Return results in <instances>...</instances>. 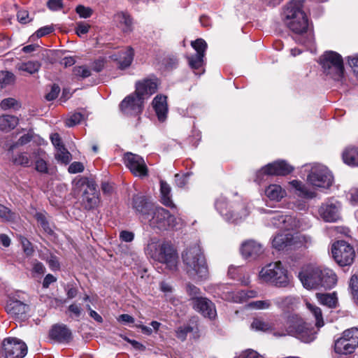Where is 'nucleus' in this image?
Instances as JSON below:
<instances>
[{
    "instance_id": "obj_21",
    "label": "nucleus",
    "mask_w": 358,
    "mask_h": 358,
    "mask_svg": "<svg viewBox=\"0 0 358 358\" xmlns=\"http://www.w3.org/2000/svg\"><path fill=\"white\" fill-rule=\"evenodd\" d=\"M157 90V83L155 80L145 79L136 84L135 94L142 100L148 98L155 93Z\"/></svg>"
},
{
    "instance_id": "obj_32",
    "label": "nucleus",
    "mask_w": 358,
    "mask_h": 358,
    "mask_svg": "<svg viewBox=\"0 0 358 358\" xmlns=\"http://www.w3.org/2000/svg\"><path fill=\"white\" fill-rule=\"evenodd\" d=\"M357 348L343 336L337 339L334 345V350L337 354L350 355Z\"/></svg>"
},
{
    "instance_id": "obj_56",
    "label": "nucleus",
    "mask_w": 358,
    "mask_h": 358,
    "mask_svg": "<svg viewBox=\"0 0 358 358\" xmlns=\"http://www.w3.org/2000/svg\"><path fill=\"white\" fill-rule=\"evenodd\" d=\"M192 331L193 328L189 325L180 327L176 331L177 337L180 340L184 341L186 338L187 334Z\"/></svg>"
},
{
    "instance_id": "obj_63",
    "label": "nucleus",
    "mask_w": 358,
    "mask_h": 358,
    "mask_svg": "<svg viewBox=\"0 0 358 358\" xmlns=\"http://www.w3.org/2000/svg\"><path fill=\"white\" fill-rule=\"evenodd\" d=\"M47 262L52 271H56L59 268V263L56 256L50 255L47 258Z\"/></svg>"
},
{
    "instance_id": "obj_12",
    "label": "nucleus",
    "mask_w": 358,
    "mask_h": 358,
    "mask_svg": "<svg viewBox=\"0 0 358 358\" xmlns=\"http://www.w3.org/2000/svg\"><path fill=\"white\" fill-rule=\"evenodd\" d=\"M307 181L316 187L329 188L332 185L333 176L326 166L314 165L307 176Z\"/></svg>"
},
{
    "instance_id": "obj_15",
    "label": "nucleus",
    "mask_w": 358,
    "mask_h": 358,
    "mask_svg": "<svg viewBox=\"0 0 358 358\" xmlns=\"http://www.w3.org/2000/svg\"><path fill=\"white\" fill-rule=\"evenodd\" d=\"M3 355L5 358H22L27 353L25 343L16 338L8 337L2 342Z\"/></svg>"
},
{
    "instance_id": "obj_5",
    "label": "nucleus",
    "mask_w": 358,
    "mask_h": 358,
    "mask_svg": "<svg viewBox=\"0 0 358 358\" xmlns=\"http://www.w3.org/2000/svg\"><path fill=\"white\" fill-rule=\"evenodd\" d=\"M290 335L304 343H310L315 338V332L310 324L296 315H289L285 324V332L279 336Z\"/></svg>"
},
{
    "instance_id": "obj_60",
    "label": "nucleus",
    "mask_w": 358,
    "mask_h": 358,
    "mask_svg": "<svg viewBox=\"0 0 358 358\" xmlns=\"http://www.w3.org/2000/svg\"><path fill=\"white\" fill-rule=\"evenodd\" d=\"M90 27V25L87 23L82 22H78L76 28V32L78 36L81 37L89 31Z\"/></svg>"
},
{
    "instance_id": "obj_16",
    "label": "nucleus",
    "mask_w": 358,
    "mask_h": 358,
    "mask_svg": "<svg viewBox=\"0 0 358 358\" xmlns=\"http://www.w3.org/2000/svg\"><path fill=\"white\" fill-rule=\"evenodd\" d=\"M341 203L331 199L322 203L318 209V213L324 222H335L341 219Z\"/></svg>"
},
{
    "instance_id": "obj_49",
    "label": "nucleus",
    "mask_w": 358,
    "mask_h": 358,
    "mask_svg": "<svg viewBox=\"0 0 358 358\" xmlns=\"http://www.w3.org/2000/svg\"><path fill=\"white\" fill-rule=\"evenodd\" d=\"M248 306L255 310H266L270 308L271 301L270 300L255 301L248 303Z\"/></svg>"
},
{
    "instance_id": "obj_64",
    "label": "nucleus",
    "mask_w": 358,
    "mask_h": 358,
    "mask_svg": "<svg viewBox=\"0 0 358 358\" xmlns=\"http://www.w3.org/2000/svg\"><path fill=\"white\" fill-rule=\"evenodd\" d=\"M348 63L355 75L358 78V55L348 57Z\"/></svg>"
},
{
    "instance_id": "obj_62",
    "label": "nucleus",
    "mask_w": 358,
    "mask_h": 358,
    "mask_svg": "<svg viewBox=\"0 0 358 358\" xmlns=\"http://www.w3.org/2000/svg\"><path fill=\"white\" fill-rule=\"evenodd\" d=\"M68 171L70 173H81L84 171V166L81 162H74L69 166Z\"/></svg>"
},
{
    "instance_id": "obj_1",
    "label": "nucleus",
    "mask_w": 358,
    "mask_h": 358,
    "mask_svg": "<svg viewBox=\"0 0 358 358\" xmlns=\"http://www.w3.org/2000/svg\"><path fill=\"white\" fill-rule=\"evenodd\" d=\"M303 3L304 0H290L284 6L282 19L288 29L296 34L295 41L310 46L314 41V37L308 30V21L303 10Z\"/></svg>"
},
{
    "instance_id": "obj_42",
    "label": "nucleus",
    "mask_w": 358,
    "mask_h": 358,
    "mask_svg": "<svg viewBox=\"0 0 358 358\" xmlns=\"http://www.w3.org/2000/svg\"><path fill=\"white\" fill-rule=\"evenodd\" d=\"M34 217L45 233L48 234H52V229L50 226L45 213L41 212L36 213L34 215Z\"/></svg>"
},
{
    "instance_id": "obj_55",
    "label": "nucleus",
    "mask_w": 358,
    "mask_h": 358,
    "mask_svg": "<svg viewBox=\"0 0 358 358\" xmlns=\"http://www.w3.org/2000/svg\"><path fill=\"white\" fill-rule=\"evenodd\" d=\"M350 287L354 299L358 303V276L353 275L350 279Z\"/></svg>"
},
{
    "instance_id": "obj_35",
    "label": "nucleus",
    "mask_w": 358,
    "mask_h": 358,
    "mask_svg": "<svg viewBox=\"0 0 358 358\" xmlns=\"http://www.w3.org/2000/svg\"><path fill=\"white\" fill-rule=\"evenodd\" d=\"M45 155V152L41 148H38L32 152V157L36 160V170L43 173L48 172V165L43 159Z\"/></svg>"
},
{
    "instance_id": "obj_31",
    "label": "nucleus",
    "mask_w": 358,
    "mask_h": 358,
    "mask_svg": "<svg viewBox=\"0 0 358 358\" xmlns=\"http://www.w3.org/2000/svg\"><path fill=\"white\" fill-rule=\"evenodd\" d=\"M343 162L350 166H358V146H347L342 152Z\"/></svg>"
},
{
    "instance_id": "obj_41",
    "label": "nucleus",
    "mask_w": 358,
    "mask_h": 358,
    "mask_svg": "<svg viewBox=\"0 0 358 358\" xmlns=\"http://www.w3.org/2000/svg\"><path fill=\"white\" fill-rule=\"evenodd\" d=\"M274 303L280 308L285 310L289 308L295 302V298L292 296H280L275 298Z\"/></svg>"
},
{
    "instance_id": "obj_58",
    "label": "nucleus",
    "mask_w": 358,
    "mask_h": 358,
    "mask_svg": "<svg viewBox=\"0 0 358 358\" xmlns=\"http://www.w3.org/2000/svg\"><path fill=\"white\" fill-rule=\"evenodd\" d=\"M347 196L351 204L358 206V187L351 188Z\"/></svg>"
},
{
    "instance_id": "obj_25",
    "label": "nucleus",
    "mask_w": 358,
    "mask_h": 358,
    "mask_svg": "<svg viewBox=\"0 0 358 358\" xmlns=\"http://www.w3.org/2000/svg\"><path fill=\"white\" fill-rule=\"evenodd\" d=\"M257 296V292L252 289L236 290L224 293V299L235 303H244L249 299Z\"/></svg>"
},
{
    "instance_id": "obj_37",
    "label": "nucleus",
    "mask_w": 358,
    "mask_h": 358,
    "mask_svg": "<svg viewBox=\"0 0 358 358\" xmlns=\"http://www.w3.org/2000/svg\"><path fill=\"white\" fill-rule=\"evenodd\" d=\"M16 68L20 71L34 74L39 71L41 63L37 61H29L27 62L18 64Z\"/></svg>"
},
{
    "instance_id": "obj_27",
    "label": "nucleus",
    "mask_w": 358,
    "mask_h": 358,
    "mask_svg": "<svg viewBox=\"0 0 358 358\" xmlns=\"http://www.w3.org/2000/svg\"><path fill=\"white\" fill-rule=\"evenodd\" d=\"M29 306L17 300H10L6 305V310L13 317L22 319L28 311Z\"/></svg>"
},
{
    "instance_id": "obj_39",
    "label": "nucleus",
    "mask_w": 358,
    "mask_h": 358,
    "mask_svg": "<svg viewBox=\"0 0 358 358\" xmlns=\"http://www.w3.org/2000/svg\"><path fill=\"white\" fill-rule=\"evenodd\" d=\"M317 298L322 304L329 308H334L336 306L337 298L334 294H317Z\"/></svg>"
},
{
    "instance_id": "obj_51",
    "label": "nucleus",
    "mask_w": 358,
    "mask_h": 358,
    "mask_svg": "<svg viewBox=\"0 0 358 358\" xmlns=\"http://www.w3.org/2000/svg\"><path fill=\"white\" fill-rule=\"evenodd\" d=\"M235 358H266L264 355L259 354L252 349H247L241 352Z\"/></svg>"
},
{
    "instance_id": "obj_22",
    "label": "nucleus",
    "mask_w": 358,
    "mask_h": 358,
    "mask_svg": "<svg viewBox=\"0 0 358 358\" xmlns=\"http://www.w3.org/2000/svg\"><path fill=\"white\" fill-rule=\"evenodd\" d=\"M194 308L204 317L214 318L216 310L214 304L206 297H197L192 303Z\"/></svg>"
},
{
    "instance_id": "obj_48",
    "label": "nucleus",
    "mask_w": 358,
    "mask_h": 358,
    "mask_svg": "<svg viewBox=\"0 0 358 358\" xmlns=\"http://www.w3.org/2000/svg\"><path fill=\"white\" fill-rule=\"evenodd\" d=\"M15 81V76L9 71L0 72V87L3 88L7 85H11Z\"/></svg>"
},
{
    "instance_id": "obj_28",
    "label": "nucleus",
    "mask_w": 358,
    "mask_h": 358,
    "mask_svg": "<svg viewBox=\"0 0 358 358\" xmlns=\"http://www.w3.org/2000/svg\"><path fill=\"white\" fill-rule=\"evenodd\" d=\"M50 336L59 342H68L71 338V332L66 325L56 324L50 330Z\"/></svg>"
},
{
    "instance_id": "obj_61",
    "label": "nucleus",
    "mask_w": 358,
    "mask_h": 358,
    "mask_svg": "<svg viewBox=\"0 0 358 358\" xmlns=\"http://www.w3.org/2000/svg\"><path fill=\"white\" fill-rule=\"evenodd\" d=\"M60 88L57 85L54 84L51 87L50 92L45 95V99L48 101L55 100L59 95Z\"/></svg>"
},
{
    "instance_id": "obj_20",
    "label": "nucleus",
    "mask_w": 358,
    "mask_h": 358,
    "mask_svg": "<svg viewBox=\"0 0 358 358\" xmlns=\"http://www.w3.org/2000/svg\"><path fill=\"white\" fill-rule=\"evenodd\" d=\"M133 208L140 215L142 222L145 219L149 218L150 211L154 208L155 205L149 201V199L143 194H136L133 197Z\"/></svg>"
},
{
    "instance_id": "obj_52",
    "label": "nucleus",
    "mask_w": 358,
    "mask_h": 358,
    "mask_svg": "<svg viewBox=\"0 0 358 358\" xmlns=\"http://www.w3.org/2000/svg\"><path fill=\"white\" fill-rule=\"evenodd\" d=\"M83 118L84 116L81 113H75L66 120V124L69 127H73L80 123Z\"/></svg>"
},
{
    "instance_id": "obj_4",
    "label": "nucleus",
    "mask_w": 358,
    "mask_h": 358,
    "mask_svg": "<svg viewBox=\"0 0 358 358\" xmlns=\"http://www.w3.org/2000/svg\"><path fill=\"white\" fill-rule=\"evenodd\" d=\"M187 273L193 278L205 279L208 274V266L203 251L197 243L187 248L182 253Z\"/></svg>"
},
{
    "instance_id": "obj_23",
    "label": "nucleus",
    "mask_w": 358,
    "mask_h": 358,
    "mask_svg": "<svg viewBox=\"0 0 358 358\" xmlns=\"http://www.w3.org/2000/svg\"><path fill=\"white\" fill-rule=\"evenodd\" d=\"M294 220L292 216L276 213L269 218L268 224L281 229L290 230L294 228Z\"/></svg>"
},
{
    "instance_id": "obj_18",
    "label": "nucleus",
    "mask_w": 358,
    "mask_h": 358,
    "mask_svg": "<svg viewBox=\"0 0 358 358\" xmlns=\"http://www.w3.org/2000/svg\"><path fill=\"white\" fill-rule=\"evenodd\" d=\"M143 100L135 93L126 96L120 104V109L127 116H136L141 114L143 109Z\"/></svg>"
},
{
    "instance_id": "obj_54",
    "label": "nucleus",
    "mask_w": 358,
    "mask_h": 358,
    "mask_svg": "<svg viewBox=\"0 0 358 358\" xmlns=\"http://www.w3.org/2000/svg\"><path fill=\"white\" fill-rule=\"evenodd\" d=\"M0 106L3 110H8L11 108L20 107L18 101L13 98H6L0 103Z\"/></svg>"
},
{
    "instance_id": "obj_10",
    "label": "nucleus",
    "mask_w": 358,
    "mask_h": 358,
    "mask_svg": "<svg viewBox=\"0 0 358 358\" xmlns=\"http://www.w3.org/2000/svg\"><path fill=\"white\" fill-rule=\"evenodd\" d=\"M150 216L149 218L145 219L143 222H148L152 228L166 230L169 228H173L178 224L176 217L161 206H155L150 211Z\"/></svg>"
},
{
    "instance_id": "obj_8",
    "label": "nucleus",
    "mask_w": 358,
    "mask_h": 358,
    "mask_svg": "<svg viewBox=\"0 0 358 358\" xmlns=\"http://www.w3.org/2000/svg\"><path fill=\"white\" fill-rule=\"evenodd\" d=\"M73 186L75 192H82V204L85 209L90 210L98 205L99 198L93 180L80 178L73 181Z\"/></svg>"
},
{
    "instance_id": "obj_50",
    "label": "nucleus",
    "mask_w": 358,
    "mask_h": 358,
    "mask_svg": "<svg viewBox=\"0 0 358 358\" xmlns=\"http://www.w3.org/2000/svg\"><path fill=\"white\" fill-rule=\"evenodd\" d=\"M13 161L15 164L21 165L23 166H29L31 164V159L25 152L17 154L13 157Z\"/></svg>"
},
{
    "instance_id": "obj_29",
    "label": "nucleus",
    "mask_w": 358,
    "mask_h": 358,
    "mask_svg": "<svg viewBox=\"0 0 358 358\" xmlns=\"http://www.w3.org/2000/svg\"><path fill=\"white\" fill-rule=\"evenodd\" d=\"M134 56V50L131 47H127L120 52L119 57L114 55L111 58L114 60H118L119 68L125 69L130 66Z\"/></svg>"
},
{
    "instance_id": "obj_6",
    "label": "nucleus",
    "mask_w": 358,
    "mask_h": 358,
    "mask_svg": "<svg viewBox=\"0 0 358 358\" xmlns=\"http://www.w3.org/2000/svg\"><path fill=\"white\" fill-rule=\"evenodd\" d=\"M259 275L262 280L278 287H285L289 282L287 271L280 261L266 264L261 269Z\"/></svg>"
},
{
    "instance_id": "obj_11",
    "label": "nucleus",
    "mask_w": 358,
    "mask_h": 358,
    "mask_svg": "<svg viewBox=\"0 0 358 358\" xmlns=\"http://www.w3.org/2000/svg\"><path fill=\"white\" fill-rule=\"evenodd\" d=\"M307 242V238L303 235L287 233L276 235L272 241V245L276 250H282L306 247Z\"/></svg>"
},
{
    "instance_id": "obj_9",
    "label": "nucleus",
    "mask_w": 358,
    "mask_h": 358,
    "mask_svg": "<svg viewBox=\"0 0 358 358\" xmlns=\"http://www.w3.org/2000/svg\"><path fill=\"white\" fill-rule=\"evenodd\" d=\"M324 72L335 80H341L344 74V66L341 55L327 51L320 58Z\"/></svg>"
},
{
    "instance_id": "obj_24",
    "label": "nucleus",
    "mask_w": 358,
    "mask_h": 358,
    "mask_svg": "<svg viewBox=\"0 0 358 358\" xmlns=\"http://www.w3.org/2000/svg\"><path fill=\"white\" fill-rule=\"evenodd\" d=\"M241 251L245 258L255 259L263 253L264 248L259 243L249 240L242 244Z\"/></svg>"
},
{
    "instance_id": "obj_38",
    "label": "nucleus",
    "mask_w": 358,
    "mask_h": 358,
    "mask_svg": "<svg viewBox=\"0 0 358 358\" xmlns=\"http://www.w3.org/2000/svg\"><path fill=\"white\" fill-rule=\"evenodd\" d=\"M72 73L73 77L78 80H83L91 76L90 69L85 65L74 66L72 70Z\"/></svg>"
},
{
    "instance_id": "obj_3",
    "label": "nucleus",
    "mask_w": 358,
    "mask_h": 358,
    "mask_svg": "<svg viewBox=\"0 0 358 358\" xmlns=\"http://www.w3.org/2000/svg\"><path fill=\"white\" fill-rule=\"evenodd\" d=\"M303 285L307 289H325L332 288L336 283V275L333 271L310 266L303 269L299 274Z\"/></svg>"
},
{
    "instance_id": "obj_36",
    "label": "nucleus",
    "mask_w": 358,
    "mask_h": 358,
    "mask_svg": "<svg viewBox=\"0 0 358 358\" xmlns=\"http://www.w3.org/2000/svg\"><path fill=\"white\" fill-rule=\"evenodd\" d=\"M290 185L296 189L299 196L306 198L312 199L315 197L316 194L315 192L310 190L305 186L301 181L294 180L289 182Z\"/></svg>"
},
{
    "instance_id": "obj_45",
    "label": "nucleus",
    "mask_w": 358,
    "mask_h": 358,
    "mask_svg": "<svg viewBox=\"0 0 358 358\" xmlns=\"http://www.w3.org/2000/svg\"><path fill=\"white\" fill-rule=\"evenodd\" d=\"M251 328L256 331H268L272 330V326L267 322L260 318H255L251 324Z\"/></svg>"
},
{
    "instance_id": "obj_53",
    "label": "nucleus",
    "mask_w": 358,
    "mask_h": 358,
    "mask_svg": "<svg viewBox=\"0 0 358 358\" xmlns=\"http://www.w3.org/2000/svg\"><path fill=\"white\" fill-rule=\"evenodd\" d=\"M68 311L71 313V317H76L78 319L83 314V309L80 304L73 303L68 307Z\"/></svg>"
},
{
    "instance_id": "obj_26",
    "label": "nucleus",
    "mask_w": 358,
    "mask_h": 358,
    "mask_svg": "<svg viewBox=\"0 0 358 358\" xmlns=\"http://www.w3.org/2000/svg\"><path fill=\"white\" fill-rule=\"evenodd\" d=\"M166 99V96L157 95L152 101V106L160 122L165 121L167 117L168 106Z\"/></svg>"
},
{
    "instance_id": "obj_19",
    "label": "nucleus",
    "mask_w": 358,
    "mask_h": 358,
    "mask_svg": "<svg viewBox=\"0 0 358 358\" xmlns=\"http://www.w3.org/2000/svg\"><path fill=\"white\" fill-rule=\"evenodd\" d=\"M191 45L196 51V53L187 57L189 65L192 69L198 70L203 64V57L207 48V43L203 39L198 38L192 41Z\"/></svg>"
},
{
    "instance_id": "obj_59",
    "label": "nucleus",
    "mask_w": 358,
    "mask_h": 358,
    "mask_svg": "<svg viewBox=\"0 0 358 358\" xmlns=\"http://www.w3.org/2000/svg\"><path fill=\"white\" fill-rule=\"evenodd\" d=\"M76 12L80 17L83 18L90 17L92 14V10L90 8L82 5L77 6Z\"/></svg>"
},
{
    "instance_id": "obj_13",
    "label": "nucleus",
    "mask_w": 358,
    "mask_h": 358,
    "mask_svg": "<svg viewBox=\"0 0 358 358\" xmlns=\"http://www.w3.org/2000/svg\"><path fill=\"white\" fill-rule=\"evenodd\" d=\"M331 253L335 261L341 266L350 265L355 256L352 246L344 241H338L331 247Z\"/></svg>"
},
{
    "instance_id": "obj_40",
    "label": "nucleus",
    "mask_w": 358,
    "mask_h": 358,
    "mask_svg": "<svg viewBox=\"0 0 358 358\" xmlns=\"http://www.w3.org/2000/svg\"><path fill=\"white\" fill-rule=\"evenodd\" d=\"M17 217L18 215L15 212L0 203V219L3 222H14Z\"/></svg>"
},
{
    "instance_id": "obj_14",
    "label": "nucleus",
    "mask_w": 358,
    "mask_h": 358,
    "mask_svg": "<svg viewBox=\"0 0 358 358\" xmlns=\"http://www.w3.org/2000/svg\"><path fill=\"white\" fill-rule=\"evenodd\" d=\"M294 168L284 160H278L262 167L256 173L255 181L261 182L264 176H285L293 171Z\"/></svg>"
},
{
    "instance_id": "obj_33",
    "label": "nucleus",
    "mask_w": 358,
    "mask_h": 358,
    "mask_svg": "<svg viewBox=\"0 0 358 358\" xmlns=\"http://www.w3.org/2000/svg\"><path fill=\"white\" fill-rule=\"evenodd\" d=\"M266 196L273 201H280L286 195V192L282 187L277 184L268 185L265 189Z\"/></svg>"
},
{
    "instance_id": "obj_17",
    "label": "nucleus",
    "mask_w": 358,
    "mask_h": 358,
    "mask_svg": "<svg viewBox=\"0 0 358 358\" xmlns=\"http://www.w3.org/2000/svg\"><path fill=\"white\" fill-rule=\"evenodd\" d=\"M124 162L134 176L145 177L148 176V169L145 160L140 155L127 152L124 156Z\"/></svg>"
},
{
    "instance_id": "obj_44",
    "label": "nucleus",
    "mask_w": 358,
    "mask_h": 358,
    "mask_svg": "<svg viewBox=\"0 0 358 358\" xmlns=\"http://www.w3.org/2000/svg\"><path fill=\"white\" fill-rule=\"evenodd\" d=\"M55 159L62 164H67L71 159V153L65 148L64 146L59 147L56 150Z\"/></svg>"
},
{
    "instance_id": "obj_34",
    "label": "nucleus",
    "mask_w": 358,
    "mask_h": 358,
    "mask_svg": "<svg viewBox=\"0 0 358 358\" xmlns=\"http://www.w3.org/2000/svg\"><path fill=\"white\" fill-rule=\"evenodd\" d=\"M19 122L16 116L11 115H3L0 116V130L9 131L13 129Z\"/></svg>"
},
{
    "instance_id": "obj_30",
    "label": "nucleus",
    "mask_w": 358,
    "mask_h": 358,
    "mask_svg": "<svg viewBox=\"0 0 358 358\" xmlns=\"http://www.w3.org/2000/svg\"><path fill=\"white\" fill-rule=\"evenodd\" d=\"M171 188L165 181H160V201L161 203L171 209H176V206L172 200Z\"/></svg>"
},
{
    "instance_id": "obj_47",
    "label": "nucleus",
    "mask_w": 358,
    "mask_h": 358,
    "mask_svg": "<svg viewBox=\"0 0 358 358\" xmlns=\"http://www.w3.org/2000/svg\"><path fill=\"white\" fill-rule=\"evenodd\" d=\"M118 22L124 25L123 28L124 31H129L131 30L132 20L131 17L125 13H117L115 16Z\"/></svg>"
},
{
    "instance_id": "obj_43",
    "label": "nucleus",
    "mask_w": 358,
    "mask_h": 358,
    "mask_svg": "<svg viewBox=\"0 0 358 358\" xmlns=\"http://www.w3.org/2000/svg\"><path fill=\"white\" fill-rule=\"evenodd\" d=\"M342 336L354 346L358 348V329L357 327H352L344 331Z\"/></svg>"
},
{
    "instance_id": "obj_7",
    "label": "nucleus",
    "mask_w": 358,
    "mask_h": 358,
    "mask_svg": "<svg viewBox=\"0 0 358 358\" xmlns=\"http://www.w3.org/2000/svg\"><path fill=\"white\" fill-rule=\"evenodd\" d=\"M215 206L219 213L229 222L237 223L249 214L248 208L243 203H231L229 205L227 198L222 195L217 199Z\"/></svg>"
},
{
    "instance_id": "obj_46",
    "label": "nucleus",
    "mask_w": 358,
    "mask_h": 358,
    "mask_svg": "<svg viewBox=\"0 0 358 358\" xmlns=\"http://www.w3.org/2000/svg\"><path fill=\"white\" fill-rule=\"evenodd\" d=\"M306 306L311 313L314 315L316 320V325L318 327H321L324 325L322 310L320 308L316 306L311 304L310 303H306Z\"/></svg>"
},
{
    "instance_id": "obj_2",
    "label": "nucleus",
    "mask_w": 358,
    "mask_h": 358,
    "mask_svg": "<svg viewBox=\"0 0 358 358\" xmlns=\"http://www.w3.org/2000/svg\"><path fill=\"white\" fill-rule=\"evenodd\" d=\"M146 255L166 265L171 271H176L178 268V255L173 246L169 242H160L156 238L149 240L145 248Z\"/></svg>"
},
{
    "instance_id": "obj_57",
    "label": "nucleus",
    "mask_w": 358,
    "mask_h": 358,
    "mask_svg": "<svg viewBox=\"0 0 358 358\" xmlns=\"http://www.w3.org/2000/svg\"><path fill=\"white\" fill-rule=\"evenodd\" d=\"M187 292L188 294L191 296V300L192 301V303L195 302V299L197 297L200 296V289L192 284H188L187 285Z\"/></svg>"
}]
</instances>
